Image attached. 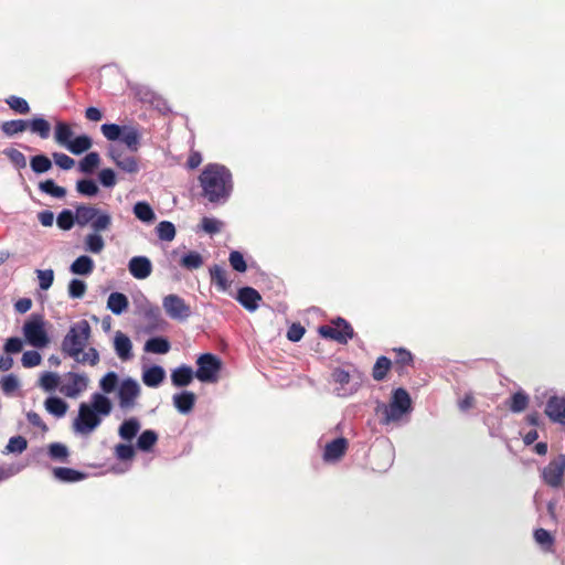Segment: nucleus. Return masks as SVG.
Returning a JSON list of instances; mask_svg holds the SVG:
<instances>
[{"label": "nucleus", "mask_w": 565, "mask_h": 565, "mask_svg": "<svg viewBox=\"0 0 565 565\" xmlns=\"http://www.w3.org/2000/svg\"><path fill=\"white\" fill-rule=\"evenodd\" d=\"M199 182L202 188V195L213 204H224L233 192V177L228 168L220 163L206 164Z\"/></svg>", "instance_id": "f257e3e1"}, {"label": "nucleus", "mask_w": 565, "mask_h": 565, "mask_svg": "<svg viewBox=\"0 0 565 565\" xmlns=\"http://www.w3.org/2000/svg\"><path fill=\"white\" fill-rule=\"evenodd\" d=\"M111 411L109 397L102 393H93L89 403L83 402L78 406L77 416L73 420L74 433L82 436L92 434Z\"/></svg>", "instance_id": "f03ea898"}, {"label": "nucleus", "mask_w": 565, "mask_h": 565, "mask_svg": "<svg viewBox=\"0 0 565 565\" xmlns=\"http://www.w3.org/2000/svg\"><path fill=\"white\" fill-rule=\"evenodd\" d=\"M412 411V399L405 388L398 387L393 391L392 399L388 404L380 403L376 413L381 415V423L388 425L399 422L404 415Z\"/></svg>", "instance_id": "7ed1b4c3"}, {"label": "nucleus", "mask_w": 565, "mask_h": 565, "mask_svg": "<svg viewBox=\"0 0 565 565\" xmlns=\"http://www.w3.org/2000/svg\"><path fill=\"white\" fill-rule=\"evenodd\" d=\"M100 131L108 141H120L131 152H137L141 146L142 132L139 125L103 124Z\"/></svg>", "instance_id": "20e7f679"}, {"label": "nucleus", "mask_w": 565, "mask_h": 565, "mask_svg": "<svg viewBox=\"0 0 565 565\" xmlns=\"http://www.w3.org/2000/svg\"><path fill=\"white\" fill-rule=\"evenodd\" d=\"M92 329L87 320H79L70 327L62 340L61 351L65 356L77 359L90 338Z\"/></svg>", "instance_id": "39448f33"}, {"label": "nucleus", "mask_w": 565, "mask_h": 565, "mask_svg": "<svg viewBox=\"0 0 565 565\" xmlns=\"http://www.w3.org/2000/svg\"><path fill=\"white\" fill-rule=\"evenodd\" d=\"M76 224L89 225L94 232H106L113 224V217L108 211L93 205L79 204L75 207Z\"/></svg>", "instance_id": "423d86ee"}, {"label": "nucleus", "mask_w": 565, "mask_h": 565, "mask_svg": "<svg viewBox=\"0 0 565 565\" xmlns=\"http://www.w3.org/2000/svg\"><path fill=\"white\" fill-rule=\"evenodd\" d=\"M318 332L322 338L334 340L340 344H347L354 337L352 326L341 317L332 320L330 326L319 327Z\"/></svg>", "instance_id": "0eeeda50"}, {"label": "nucleus", "mask_w": 565, "mask_h": 565, "mask_svg": "<svg viewBox=\"0 0 565 565\" xmlns=\"http://www.w3.org/2000/svg\"><path fill=\"white\" fill-rule=\"evenodd\" d=\"M195 377L203 383H215L222 367L221 360L212 353H203L196 360Z\"/></svg>", "instance_id": "6e6552de"}, {"label": "nucleus", "mask_w": 565, "mask_h": 565, "mask_svg": "<svg viewBox=\"0 0 565 565\" xmlns=\"http://www.w3.org/2000/svg\"><path fill=\"white\" fill-rule=\"evenodd\" d=\"M564 473L565 454H559L541 470V478L546 486L557 489L563 486Z\"/></svg>", "instance_id": "1a4fd4ad"}, {"label": "nucleus", "mask_w": 565, "mask_h": 565, "mask_svg": "<svg viewBox=\"0 0 565 565\" xmlns=\"http://www.w3.org/2000/svg\"><path fill=\"white\" fill-rule=\"evenodd\" d=\"M138 313L146 321L145 331L152 333L156 331H162L167 327V321L163 319L160 308L157 305L145 300L138 307Z\"/></svg>", "instance_id": "9d476101"}, {"label": "nucleus", "mask_w": 565, "mask_h": 565, "mask_svg": "<svg viewBox=\"0 0 565 565\" xmlns=\"http://www.w3.org/2000/svg\"><path fill=\"white\" fill-rule=\"evenodd\" d=\"M23 332L26 341L34 348H44L50 341L41 316H33L25 322Z\"/></svg>", "instance_id": "9b49d317"}, {"label": "nucleus", "mask_w": 565, "mask_h": 565, "mask_svg": "<svg viewBox=\"0 0 565 565\" xmlns=\"http://www.w3.org/2000/svg\"><path fill=\"white\" fill-rule=\"evenodd\" d=\"M162 307L166 313L177 321H185L191 315V307L184 301L182 297L175 294H170L162 299Z\"/></svg>", "instance_id": "f8f14e48"}, {"label": "nucleus", "mask_w": 565, "mask_h": 565, "mask_svg": "<svg viewBox=\"0 0 565 565\" xmlns=\"http://www.w3.org/2000/svg\"><path fill=\"white\" fill-rule=\"evenodd\" d=\"M140 385L135 379L127 377L122 380L117 391L119 407L121 409L134 408L136 406V401L140 395Z\"/></svg>", "instance_id": "ddd939ff"}, {"label": "nucleus", "mask_w": 565, "mask_h": 565, "mask_svg": "<svg viewBox=\"0 0 565 565\" xmlns=\"http://www.w3.org/2000/svg\"><path fill=\"white\" fill-rule=\"evenodd\" d=\"M331 380L337 386L334 393L340 397H347L354 394L359 387L360 382L354 381L353 376L341 367H335L331 373Z\"/></svg>", "instance_id": "4468645a"}, {"label": "nucleus", "mask_w": 565, "mask_h": 565, "mask_svg": "<svg viewBox=\"0 0 565 565\" xmlns=\"http://www.w3.org/2000/svg\"><path fill=\"white\" fill-rule=\"evenodd\" d=\"M107 154L121 171L126 173H137L139 171L138 160L134 156L125 153L118 146L110 145Z\"/></svg>", "instance_id": "2eb2a0df"}, {"label": "nucleus", "mask_w": 565, "mask_h": 565, "mask_svg": "<svg viewBox=\"0 0 565 565\" xmlns=\"http://www.w3.org/2000/svg\"><path fill=\"white\" fill-rule=\"evenodd\" d=\"M67 382L63 384L60 392L70 398H76L88 386V377L86 374L68 372L65 374Z\"/></svg>", "instance_id": "dca6fc26"}, {"label": "nucleus", "mask_w": 565, "mask_h": 565, "mask_svg": "<svg viewBox=\"0 0 565 565\" xmlns=\"http://www.w3.org/2000/svg\"><path fill=\"white\" fill-rule=\"evenodd\" d=\"M544 412L553 423L565 425V397L557 395L548 397Z\"/></svg>", "instance_id": "f3484780"}, {"label": "nucleus", "mask_w": 565, "mask_h": 565, "mask_svg": "<svg viewBox=\"0 0 565 565\" xmlns=\"http://www.w3.org/2000/svg\"><path fill=\"white\" fill-rule=\"evenodd\" d=\"M236 300L247 311L254 312L258 309L259 302L262 301L260 294L253 287H242L237 290Z\"/></svg>", "instance_id": "a211bd4d"}, {"label": "nucleus", "mask_w": 565, "mask_h": 565, "mask_svg": "<svg viewBox=\"0 0 565 565\" xmlns=\"http://www.w3.org/2000/svg\"><path fill=\"white\" fill-rule=\"evenodd\" d=\"M128 270L136 279H146L152 273L151 260L147 256H134L128 263Z\"/></svg>", "instance_id": "6ab92c4d"}, {"label": "nucleus", "mask_w": 565, "mask_h": 565, "mask_svg": "<svg viewBox=\"0 0 565 565\" xmlns=\"http://www.w3.org/2000/svg\"><path fill=\"white\" fill-rule=\"evenodd\" d=\"M348 440L344 437H338L324 446L323 460L326 462H335L342 458L348 449Z\"/></svg>", "instance_id": "aec40b11"}, {"label": "nucleus", "mask_w": 565, "mask_h": 565, "mask_svg": "<svg viewBox=\"0 0 565 565\" xmlns=\"http://www.w3.org/2000/svg\"><path fill=\"white\" fill-rule=\"evenodd\" d=\"M114 349L121 361H128L132 358V343L128 335L117 331L114 337Z\"/></svg>", "instance_id": "412c9836"}, {"label": "nucleus", "mask_w": 565, "mask_h": 565, "mask_svg": "<svg viewBox=\"0 0 565 565\" xmlns=\"http://www.w3.org/2000/svg\"><path fill=\"white\" fill-rule=\"evenodd\" d=\"M172 401L173 406L178 409L179 413L189 414L194 407L196 396L193 392L182 391L174 394Z\"/></svg>", "instance_id": "4be33fe9"}, {"label": "nucleus", "mask_w": 565, "mask_h": 565, "mask_svg": "<svg viewBox=\"0 0 565 565\" xmlns=\"http://www.w3.org/2000/svg\"><path fill=\"white\" fill-rule=\"evenodd\" d=\"M140 428V420L137 417H129L119 425L118 435L122 440L130 443L138 436Z\"/></svg>", "instance_id": "5701e85b"}, {"label": "nucleus", "mask_w": 565, "mask_h": 565, "mask_svg": "<svg viewBox=\"0 0 565 565\" xmlns=\"http://www.w3.org/2000/svg\"><path fill=\"white\" fill-rule=\"evenodd\" d=\"M53 476L56 480L64 483H74L85 479L86 475L82 471L67 467H56L53 469Z\"/></svg>", "instance_id": "b1692460"}, {"label": "nucleus", "mask_w": 565, "mask_h": 565, "mask_svg": "<svg viewBox=\"0 0 565 565\" xmlns=\"http://www.w3.org/2000/svg\"><path fill=\"white\" fill-rule=\"evenodd\" d=\"M195 376L191 366L181 365L171 373V382L177 387L188 386Z\"/></svg>", "instance_id": "393cba45"}, {"label": "nucleus", "mask_w": 565, "mask_h": 565, "mask_svg": "<svg viewBox=\"0 0 565 565\" xmlns=\"http://www.w3.org/2000/svg\"><path fill=\"white\" fill-rule=\"evenodd\" d=\"M95 267L94 260L87 255L78 256L70 266V271L74 275L88 276Z\"/></svg>", "instance_id": "a878e982"}, {"label": "nucleus", "mask_w": 565, "mask_h": 565, "mask_svg": "<svg viewBox=\"0 0 565 565\" xmlns=\"http://www.w3.org/2000/svg\"><path fill=\"white\" fill-rule=\"evenodd\" d=\"M166 372L160 365H152L143 371L142 382L149 387H158L164 380Z\"/></svg>", "instance_id": "bb28decb"}, {"label": "nucleus", "mask_w": 565, "mask_h": 565, "mask_svg": "<svg viewBox=\"0 0 565 565\" xmlns=\"http://www.w3.org/2000/svg\"><path fill=\"white\" fill-rule=\"evenodd\" d=\"M28 129L39 136L41 139H47L51 134V125L43 117L36 116L32 119L26 120Z\"/></svg>", "instance_id": "cd10ccee"}, {"label": "nucleus", "mask_w": 565, "mask_h": 565, "mask_svg": "<svg viewBox=\"0 0 565 565\" xmlns=\"http://www.w3.org/2000/svg\"><path fill=\"white\" fill-rule=\"evenodd\" d=\"M158 438L157 431L153 429H145L137 437L136 449L142 452H149L157 444Z\"/></svg>", "instance_id": "c85d7f7f"}, {"label": "nucleus", "mask_w": 565, "mask_h": 565, "mask_svg": "<svg viewBox=\"0 0 565 565\" xmlns=\"http://www.w3.org/2000/svg\"><path fill=\"white\" fill-rule=\"evenodd\" d=\"M128 305L127 296L118 291L111 292L107 300V309L116 316L121 315L128 308Z\"/></svg>", "instance_id": "c756f323"}, {"label": "nucleus", "mask_w": 565, "mask_h": 565, "mask_svg": "<svg viewBox=\"0 0 565 565\" xmlns=\"http://www.w3.org/2000/svg\"><path fill=\"white\" fill-rule=\"evenodd\" d=\"M171 344L164 337H152L145 343L143 350L146 352L156 354H166L170 351Z\"/></svg>", "instance_id": "7c9ffc66"}, {"label": "nucleus", "mask_w": 565, "mask_h": 565, "mask_svg": "<svg viewBox=\"0 0 565 565\" xmlns=\"http://www.w3.org/2000/svg\"><path fill=\"white\" fill-rule=\"evenodd\" d=\"M93 140L87 135H81L75 138H72L71 141L66 145V149L73 154H82L92 148Z\"/></svg>", "instance_id": "2f4dec72"}, {"label": "nucleus", "mask_w": 565, "mask_h": 565, "mask_svg": "<svg viewBox=\"0 0 565 565\" xmlns=\"http://www.w3.org/2000/svg\"><path fill=\"white\" fill-rule=\"evenodd\" d=\"M45 409L53 416L63 417L68 408L67 403L57 396H50L44 402Z\"/></svg>", "instance_id": "473e14b6"}, {"label": "nucleus", "mask_w": 565, "mask_h": 565, "mask_svg": "<svg viewBox=\"0 0 565 565\" xmlns=\"http://www.w3.org/2000/svg\"><path fill=\"white\" fill-rule=\"evenodd\" d=\"M210 276H211V281L216 286V288L220 291H226L227 290V288L231 285V281L227 278L226 270L222 266L214 265L213 267H211L210 268Z\"/></svg>", "instance_id": "72a5a7b5"}, {"label": "nucleus", "mask_w": 565, "mask_h": 565, "mask_svg": "<svg viewBox=\"0 0 565 565\" xmlns=\"http://www.w3.org/2000/svg\"><path fill=\"white\" fill-rule=\"evenodd\" d=\"M132 212L135 216L143 223L151 224L156 220L153 209L146 201L137 202L132 207Z\"/></svg>", "instance_id": "f704fd0d"}, {"label": "nucleus", "mask_w": 565, "mask_h": 565, "mask_svg": "<svg viewBox=\"0 0 565 565\" xmlns=\"http://www.w3.org/2000/svg\"><path fill=\"white\" fill-rule=\"evenodd\" d=\"M100 163V156L96 151L88 152L79 162L78 171L84 174H92Z\"/></svg>", "instance_id": "c9c22d12"}, {"label": "nucleus", "mask_w": 565, "mask_h": 565, "mask_svg": "<svg viewBox=\"0 0 565 565\" xmlns=\"http://www.w3.org/2000/svg\"><path fill=\"white\" fill-rule=\"evenodd\" d=\"M54 138L58 145L66 147V145L73 138V130L70 124L62 120L56 121L54 129Z\"/></svg>", "instance_id": "e433bc0d"}, {"label": "nucleus", "mask_w": 565, "mask_h": 565, "mask_svg": "<svg viewBox=\"0 0 565 565\" xmlns=\"http://www.w3.org/2000/svg\"><path fill=\"white\" fill-rule=\"evenodd\" d=\"M102 232H92L86 235L84 239L85 250L93 253V254H99L103 252L105 247V241L103 236L100 235Z\"/></svg>", "instance_id": "4c0bfd02"}, {"label": "nucleus", "mask_w": 565, "mask_h": 565, "mask_svg": "<svg viewBox=\"0 0 565 565\" xmlns=\"http://www.w3.org/2000/svg\"><path fill=\"white\" fill-rule=\"evenodd\" d=\"M47 455L52 460L68 462V448L62 443H52L47 447Z\"/></svg>", "instance_id": "58836bf2"}, {"label": "nucleus", "mask_w": 565, "mask_h": 565, "mask_svg": "<svg viewBox=\"0 0 565 565\" xmlns=\"http://www.w3.org/2000/svg\"><path fill=\"white\" fill-rule=\"evenodd\" d=\"M392 366V361L386 358L385 355H381L375 361V364L373 366L372 376L375 381H383L387 372L390 371Z\"/></svg>", "instance_id": "ea45409f"}, {"label": "nucleus", "mask_w": 565, "mask_h": 565, "mask_svg": "<svg viewBox=\"0 0 565 565\" xmlns=\"http://www.w3.org/2000/svg\"><path fill=\"white\" fill-rule=\"evenodd\" d=\"M39 189L41 192L56 199H63L66 195V189L57 185L52 179L40 182Z\"/></svg>", "instance_id": "a19ab883"}, {"label": "nucleus", "mask_w": 565, "mask_h": 565, "mask_svg": "<svg viewBox=\"0 0 565 565\" xmlns=\"http://www.w3.org/2000/svg\"><path fill=\"white\" fill-rule=\"evenodd\" d=\"M204 264L203 257L198 252H189L183 255L180 259L181 267L188 270H194L200 268Z\"/></svg>", "instance_id": "79ce46f5"}, {"label": "nucleus", "mask_w": 565, "mask_h": 565, "mask_svg": "<svg viewBox=\"0 0 565 565\" xmlns=\"http://www.w3.org/2000/svg\"><path fill=\"white\" fill-rule=\"evenodd\" d=\"M394 352L396 353L395 356V366L398 374L404 373L405 366H408L413 363V354L404 349V348H397L394 349Z\"/></svg>", "instance_id": "37998d69"}, {"label": "nucleus", "mask_w": 565, "mask_h": 565, "mask_svg": "<svg viewBox=\"0 0 565 565\" xmlns=\"http://www.w3.org/2000/svg\"><path fill=\"white\" fill-rule=\"evenodd\" d=\"M30 166L34 173L41 174L52 168V161L45 154H36L31 157Z\"/></svg>", "instance_id": "c03bdc74"}, {"label": "nucleus", "mask_w": 565, "mask_h": 565, "mask_svg": "<svg viewBox=\"0 0 565 565\" xmlns=\"http://www.w3.org/2000/svg\"><path fill=\"white\" fill-rule=\"evenodd\" d=\"M76 191L83 196H95L99 189L93 179H81L76 182Z\"/></svg>", "instance_id": "a18cd8bd"}, {"label": "nucleus", "mask_w": 565, "mask_h": 565, "mask_svg": "<svg viewBox=\"0 0 565 565\" xmlns=\"http://www.w3.org/2000/svg\"><path fill=\"white\" fill-rule=\"evenodd\" d=\"M57 226L63 231H70L76 224L75 212L68 209L61 211L56 217Z\"/></svg>", "instance_id": "49530a36"}, {"label": "nucleus", "mask_w": 565, "mask_h": 565, "mask_svg": "<svg viewBox=\"0 0 565 565\" xmlns=\"http://www.w3.org/2000/svg\"><path fill=\"white\" fill-rule=\"evenodd\" d=\"M119 377L116 372L110 371L106 373L99 381V387L102 390V394L113 393L118 385Z\"/></svg>", "instance_id": "de8ad7c7"}, {"label": "nucleus", "mask_w": 565, "mask_h": 565, "mask_svg": "<svg viewBox=\"0 0 565 565\" xmlns=\"http://www.w3.org/2000/svg\"><path fill=\"white\" fill-rule=\"evenodd\" d=\"M527 404H529V396L524 392L519 391V392H515L511 396L510 403H509V409L512 413H521L526 408Z\"/></svg>", "instance_id": "09e8293b"}, {"label": "nucleus", "mask_w": 565, "mask_h": 565, "mask_svg": "<svg viewBox=\"0 0 565 565\" xmlns=\"http://www.w3.org/2000/svg\"><path fill=\"white\" fill-rule=\"evenodd\" d=\"M156 233L161 241L171 242L175 237V226L172 222L161 221L156 226Z\"/></svg>", "instance_id": "8fccbe9b"}, {"label": "nucleus", "mask_w": 565, "mask_h": 565, "mask_svg": "<svg viewBox=\"0 0 565 565\" xmlns=\"http://www.w3.org/2000/svg\"><path fill=\"white\" fill-rule=\"evenodd\" d=\"M28 129L25 119H14L4 121L1 126V130L7 136H14L20 132H23Z\"/></svg>", "instance_id": "3c124183"}, {"label": "nucleus", "mask_w": 565, "mask_h": 565, "mask_svg": "<svg viewBox=\"0 0 565 565\" xmlns=\"http://www.w3.org/2000/svg\"><path fill=\"white\" fill-rule=\"evenodd\" d=\"M3 154L8 157L15 169L21 170L26 167V158L20 150L15 148H6L3 150Z\"/></svg>", "instance_id": "603ef678"}, {"label": "nucleus", "mask_w": 565, "mask_h": 565, "mask_svg": "<svg viewBox=\"0 0 565 565\" xmlns=\"http://www.w3.org/2000/svg\"><path fill=\"white\" fill-rule=\"evenodd\" d=\"M535 542L545 551H551L554 544L553 535L545 529H536L534 531Z\"/></svg>", "instance_id": "864d4df0"}, {"label": "nucleus", "mask_w": 565, "mask_h": 565, "mask_svg": "<svg viewBox=\"0 0 565 565\" xmlns=\"http://www.w3.org/2000/svg\"><path fill=\"white\" fill-rule=\"evenodd\" d=\"M86 288H87V286L84 280L78 279V278H73L68 282V288H67L70 298L81 299L85 295Z\"/></svg>", "instance_id": "5fc2aeb1"}, {"label": "nucleus", "mask_w": 565, "mask_h": 565, "mask_svg": "<svg viewBox=\"0 0 565 565\" xmlns=\"http://www.w3.org/2000/svg\"><path fill=\"white\" fill-rule=\"evenodd\" d=\"M60 376L53 372H44L40 377V386L46 391L52 392L58 385Z\"/></svg>", "instance_id": "6e6d98bb"}, {"label": "nucleus", "mask_w": 565, "mask_h": 565, "mask_svg": "<svg viewBox=\"0 0 565 565\" xmlns=\"http://www.w3.org/2000/svg\"><path fill=\"white\" fill-rule=\"evenodd\" d=\"M28 448V441L22 436H13L9 439L6 451L11 454H21Z\"/></svg>", "instance_id": "4d7b16f0"}, {"label": "nucleus", "mask_w": 565, "mask_h": 565, "mask_svg": "<svg viewBox=\"0 0 565 565\" xmlns=\"http://www.w3.org/2000/svg\"><path fill=\"white\" fill-rule=\"evenodd\" d=\"M6 103L18 114L25 115L30 111L29 103L19 96H10Z\"/></svg>", "instance_id": "13d9d810"}, {"label": "nucleus", "mask_w": 565, "mask_h": 565, "mask_svg": "<svg viewBox=\"0 0 565 565\" xmlns=\"http://www.w3.org/2000/svg\"><path fill=\"white\" fill-rule=\"evenodd\" d=\"M0 387L7 395H11L20 387V382L14 374H8L0 381Z\"/></svg>", "instance_id": "bf43d9fd"}, {"label": "nucleus", "mask_w": 565, "mask_h": 565, "mask_svg": "<svg viewBox=\"0 0 565 565\" xmlns=\"http://www.w3.org/2000/svg\"><path fill=\"white\" fill-rule=\"evenodd\" d=\"M136 446L130 444H118L115 446V455L121 461L131 460L135 457Z\"/></svg>", "instance_id": "052dcab7"}, {"label": "nucleus", "mask_w": 565, "mask_h": 565, "mask_svg": "<svg viewBox=\"0 0 565 565\" xmlns=\"http://www.w3.org/2000/svg\"><path fill=\"white\" fill-rule=\"evenodd\" d=\"M228 262L232 268L238 273H245L247 270V264L244 256L238 250H232L230 253Z\"/></svg>", "instance_id": "680f3d73"}, {"label": "nucleus", "mask_w": 565, "mask_h": 565, "mask_svg": "<svg viewBox=\"0 0 565 565\" xmlns=\"http://www.w3.org/2000/svg\"><path fill=\"white\" fill-rule=\"evenodd\" d=\"M36 276L40 289L47 290L52 286L54 280V271L52 269H38Z\"/></svg>", "instance_id": "e2e57ef3"}, {"label": "nucleus", "mask_w": 565, "mask_h": 565, "mask_svg": "<svg viewBox=\"0 0 565 565\" xmlns=\"http://www.w3.org/2000/svg\"><path fill=\"white\" fill-rule=\"evenodd\" d=\"M41 354L35 350L25 351L22 355L21 362L24 367L31 369L41 363Z\"/></svg>", "instance_id": "0e129e2a"}, {"label": "nucleus", "mask_w": 565, "mask_h": 565, "mask_svg": "<svg viewBox=\"0 0 565 565\" xmlns=\"http://www.w3.org/2000/svg\"><path fill=\"white\" fill-rule=\"evenodd\" d=\"M98 181L105 188H113L116 184V173L110 168L102 169L98 173Z\"/></svg>", "instance_id": "69168bd1"}, {"label": "nucleus", "mask_w": 565, "mask_h": 565, "mask_svg": "<svg viewBox=\"0 0 565 565\" xmlns=\"http://www.w3.org/2000/svg\"><path fill=\"white\" fill-rule=\"evenodd\" d=\"M74 360L77 363H88L94 366L99 362V353L95 348H89L86 352L83 351V353Z\"/></svg>", "instance_id": "338daca9"}, {"label": "nucleus", "mask_w": 565, "mask_h": 565, "mask_svg": "<svg viewBox=\"0 0 565 565\" xmlns=\"http://www.w3.org/2000/svg\"><path fill=\"white\" fill-rule=\"evenodd\" d=\"M54 163L63 170H70L74 167L75 160L63 152H53Z\"/></svg>", "instance_id": "774afa93"}]
</instances>
